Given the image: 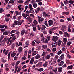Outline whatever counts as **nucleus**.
Returning <instances> with one entry per match:
<instances>
[{"mask_svg": "<svg viewBox=\"0 0 74 74\" xmlns=\"http://www.w3.org/2000/svg\"><path fill=\"white\" fill-rule=\"evenodd\" d=\"M37 54V53H36V51H34L32 52V54L31 56H34V55H36Z\"/></svg>", "mask_w": 74, "mask_h": 74, "instance_id": "16", "label": "nucleus"}, {"mask_svg": "<svg viewBox=\"0 0 74 74\" xmlns=\"http://www.w3.org/2000/svg\"><path fill=\"white\" fill-rule=\"evenodd\" d=\"M30 35L31 36L33 37L34 35V33L33 32H31L30 34Z\"/></svg>", "mask_w": 74, "mask_h": 74, "instance_id": "49", "label": "nucleus"}, {"mask_svg": "<svg viewBox=\"0 0 74 74\" xmlns=\"http://www.w3.org/2000/svg\"><path fill=\"white\" fill-rule=\"evenodd\" d=\"M64 35L65 37H69V34L67 32H65L64 33Z\"/></svg>", "mask_w": 74, "mask_h": 74, "instance_id": "19", "label": "nucleus"}, {"mask_svg": "<svg viewBox=\"0 0 74 74\" xmlns=\"http://www.w3.org/2000/svg\"><path fill=\"white\" fill-rule=\"evenodd\" d=\"M44 24L45 26H46V27H49V26H48V23H47V21H46L45 22Z\"/></svg>", "mask_w": 74, "mask_h": 74, "instance_id": "39", "label": "nucleus"}, {"mask_svg": "<svg viewBox=\"0 0 74 74\" xmlns=\"http://www.w3.org/2000/svg\"><path fill=\"white\" fill-rule=\"evenodd\" d=\"M34 41L37 44H38L40 43V41L39 40V38H38L37 39H36L34 40Z\"/></svg>", "mask_w": 74, "mask_h": 74, "instance_id": "8", "label": "nucleus"}, {"mask_svg": "<svg viewBox=\"0 0 74 74\" xmlns=\"http://www.w3.org/2000/svg\"><path fill=\"white\" fill-rule=\"evenodd\" d=\"M48 24L49 26H52L53 25V21L52 20H49L48 21Z\"/></svg>", "mask_w": 74, "mask_h": 74, "instance_id": "4", "label": "nucleus"}, {"mask_svg": "<svg viewBox=\"0 0 74 74\" xmlns=\"http://www.w3.org/2000/svg\"><path fill=\"white\" fill-rule=\"evenodd\" d=\"M40 11H41V8L39 7L37 8L36 9V10H35V12L36 14H37L38 13V12H39Z\"/></svg>", "mask_w": 74, "mask_h": 74, "instance_id": "11", "label": "nucleus"}, {"mask_svg": "<svg viewBox=\"0 0 74 74\" xmlns=\"http://www.w3.org/2000/svg\"><path fill=\"white\" fill-rule=\"evenodd\" d=\"M5 20L6 22H8L10 21V18L8 17L5 18Z\"/></svg>", "mask_w": 74, "mask_h": 74, "instance_id": "51", "label": "nucleus"}, {"mask_svg": "<svg viewBox=\"0 0 74 74\" xmlns=\"http://www.w3.org/2000/svg\"><path fill=\"white\" fill-rule=\"evenodd\" d=\"M60 60H63L64 58V54H62L59 57Z\"/></svg>", "mask_w": 74, "mask_h": 74, "instance_id": "6", "label": "nucleus"}, {"mask_svg": "<svg viewBox=\"0 0 74 74\" xmlns=\"http://www.w3.org/2000/svg\"><path fill=\"white\" fill-rule=\"evenodd\" d=\"M71 28V26L69 25L68 27V32L69 33H70L71 32V29H70V28Z\"/></svg>", "mask_w": 74, "mask_h": 74, "instance_id": "50", "label": "nucleus"}, {"mask_svg": "<svg viewBox=\"0 0 74 74\" xmlns=\"http://www.w3.org/2000/svg\"><path fill=\"white\" fill-rule=\"evenodd\" d=\"M50 58L51 56L48 54L47 55V56H46V59H49Z\"/></svg>", "mask_w": 74, "mask_h": 74, "instance_id": "43", "label": "nucleus"}, {"mask_svg": "<svg viewBox=\"0 0 74 74\" xmlns=\"http://www.w3.org/2000/svg\"><path fill=\"white\" fill-rule=\"evenodd\" d=\"M20 33V32L18 31L16 32V34L17 36L18 37Z\"/></svg>", "mask_w": 74, "mask_h": 74, "instance_id": "37", "label": "nucleus"}, {"mask_svg": "<svg viewBox=\"0 0 74 74\" xmlns=\"http://www.w3.org/2000/svg\"><path fill=\"white\" fill-rule=\"evenodd\" d=\"M41 65H42V62H40L37 64L36 65V67H41Z\"/></svg>", "mask_w": 74, "mask_h": 74, "instance_id": "17", "label": "nucleus"}, {"mask_svg": "<svg viewBox=\"0 0 74 74\" xmlns=\"http://www.w3.org/2000/svg\"><path fill=\"white\" fill-rule=\"evenodd\" d=\"M25 31L24 30H22L21 32V35L23 36L25 34Z\"/></svg>", "mask_w": 74, "mask_h": 74, "instance_id": "24", "label": "nucleus"}, {"mask_svg": "<svg viewBox=\"0 0 74 74\" xmlns=\"http://www.w3.org/2000/svg\"><path fill=\"white\" fill-rule=\"evenodd\" d=\"M30 1H31V0H27L25 3H24V4H25V5H26V4H29Z\"/></svg>", "mask_w": 74, "mask_h": 74, "instance_id": "22", "label": "nucleus"}, {"mask_svg": "<svg viewBox=\"0 0 74 74\" xmlns=\"http://www.w3.org/2000/svg\"><path fill=\"white\" fill-rule=\"evenodd\" d=\"M40 58V55L38 54L35 56V59H38Z\"/></svg>", "mask_w": 74, "mask_h": 74, "instance_id": "14", "label": "nucleus"}, {"mask_svg": "<svg viewBox=\"0 0 74 74\" xmlns=\"http://www.w3.org/2000/svg\"><path fill=\"white\" fill-rule=\"evenodd\" d=\"M64 3L65 4H67L69 3V1L67 0L64 1Z\"/></svg>", "mask_w": 74, "mask_h": 74, "instance_id": "58", "label": "nucleus"}, {"mask_svg": "<svg viewBox=\"0 0 74 74\" xmlns=\"http://www.w3.org/2000/svg\"><path fill=\"white\" fill-rule=\"evenodd\" d=\"M15 12L16 14V15H20L21 13L18 11H15Z\"/></svg>", "mask_w": 74, "mask_h": 74, "instance_id": "35", "label": "nucleus"}, {"mask_svg": "<svg viewBox=\"0 0 74 74\" xmlns=\"http://www.w3.org/2000/svg\"><path fill=\"white\" fill-rule=\"evenodd\" d=\"M11 5H10V3H8V5L7 6L6 8L7 9H10L11 7Z\"/></svg>", "mask_w": 74, "mask_h": 74, "instance_id": "27", "label": "nucleus"}, {"mask_svg": "<svg viewBox=\"0 0 74 74\" xmlns=\"http://www.w3.org/2000/svg\"><path fill=\"white\" fill-rule=\"evenodd\" d=\"M62 53V51L60 50L57 53V54L58 55H59L60 54H61Z\"/></svg>", "mask_w": 74, "mask_h": 74, "instance_id": "47", "label": "nucleus"}, {"mask_svg": "<svg viewBox=\"0 0 74 74\" xmlns=\"http://www.w3.org/2000/svg\"><path fill=\"white\" fill-rule=\"evenodd\" d=\"M67 69L68 70H71V69H73V65H71V66H69L67 67Z\"/></svg>", "mask_w": 74, "mask_h": 74, "instance_id": "25", "label": "nucleus"}, {"mask_svg": "<svg viewBox=\"0 0 74 74\" xmlns=\"http://www.w3.org/2000/svg\"><path fill=\"white\" fill-rule=\"evenodd\" d=\"M56 29H57L56 27H54V28H52L51 29L49 30V33L50 34H52L53 30H55Z\"/></svg>", "mask_w": 74, "mask_h": 74, "instance_id": "2", "label": "nucleus"}, {"mask_svg": "<svg viewBox=\"0 0 74 74\" xmlns=\"http://www.w3.org/2000/svg\"><path fill=\"white\" fill-rule=\"evenodd\" d=\"M37 49L38 51H39L40 49H41V47L40 46H38L37 47Z\"/></svg>", "mask_w": 74, "mask_h": 74, "instance_id": "52", "label": "nucleus"}, {"mask_svg": "<svg viewBox=\"0 0 74 74\" xmlns=\"http://www.w3.org/2000/svg\"><path fill=\"white\" fill-rule=\"evenodd\" d=\"M23 48L21 47H19L18 48V52L19 53H21L22 52V51Z\"/></svg>", "mask_w": 74, "mask_h": 74, "instance_id": "13", "label": "nucleus"}, {"mask_svg": "<svg viewBox=\"0 0 74 74\" xmlns=\"http://www.w3.org/2000/svg\"><path fill=\"white\" fill-rule=\"evenodd\" d=\"M19 63H20V61H18L16 63V65L15 66V67L14 73H16V71H17V70L18 67V64H19Z\"/></svg>", "mask_w": 74, "mask_h": 74, "instance_id": "1", "label": "nucleus"}, {"mask_svg": "<svg viewBox=\"0 0 74 74\" xmlns=\"http://www.w3.org/2000/svg\"><path fill=\"white\" fill-rule=\"evenodd\" d=\"M62 67H60V68H58V72H60V73H61L62 72Z\"/></svg>", "mask_w": 74, "mask_h": 74, "instance_id": "34", "label": "nucleus"}, {"mask_svg": "<svg viewBox=\"0 0 74 74\" xmlns=\"http://www.w3.org/2000/svg\"><path fill=\"white\" fill-rule=\"evenodd\" d=\"M29 14H25L24 13H23L22 14V16H23V17L24 18H27V17L28 16H29Z\"/></svg>", "mask_w": 74, "mask_h": 74, "instance_id": "10", "label": "nucleus"}, {"mask_svg": "<svg viewBox=\"0 0 74 74\" xmlns=\"http://www.w3.org/2000/svg\"><path fill=\"white\" fill-rule=\"evenodd\" d=\"M37 27H38V30H40L41 29V27H40V25H38L37 26Z\"/></svg>", "mask_w": 74, "mask_h": 74, "instance_id": "60", "label": "nucleus"}, {"mask_svg": "<svg viewBox=\"0 0 74 74\" xmlns=\"http://www.w3.org/2000/svg\"><path fill=\"white\" fill-rule=\"evenodd\" d=\"M69 14H70L69 12H64L62 13L63 15H69Z\"/></svg>", "mask_w": 74, "mask_h": 74, "instance_id": "23", "label": "nucleus"}, {"mask_svg": "<svg viewBox=\"0 0 74 74\" xmlns=\"http://www.w3.org/2000/svg\"><path fill=\"white\" fill-rule=\"evenodd\" d=\"M44 70V69L43 68H41L40 69H38V71L41 72L42 71Z\"/></svg>", "mask_w": 74, "mask_h": 74, "instance_id": "33", "label": "nucleus"}, {"mask_svg": "<svg viewBox=\"0 0 74 74\" xmlns=\"http://www.w3.org/2000/svg\"><path fill=\"white\" fill-rule=\"evenodd\" d=\"M43 16L45 17H50V15L47 14L45 12H43Z\"/></svg>", "mask_w": 74, "mask_h": 74, "instance_id": "9", "label": "nucleus"}, {"mask_svg": "<svg viewBox=\"0 0 74 74\" xmlns=\"http://www.w3.org/2000/svg\"><path fill=\"white\" fill-rule=\"evenodd\" d=\"M34 57H32L31 58L30 61V63L31 64H33V62H34Z\"/></svg>", "mask_w": 74, "mask_h": 74, "instance_id": "15", "label": "nucleus"}, {"mask_svg": "<svg viewBox=\"0 0 74 74\" xmlns=\"http://www.w3.org/2000/svg\"><path fill=\"white\" fill-rule=\"evenodd\" d=\"M32 46H34L35 45V42L34 41H33L32 43Z\"/></svg>", "mask_w": 74, "mask_h": 74, "instance_id": "56", "label": "nucleus"}, {"mask_svg": "<svg viewBox=\"0 0 74 74\" xmlns=\"http://www.w3.org/2000/svg\"><path fill=\"white\" fill-rule=\"evenodd\" d=\"M14 3V0H10L9 2V4H10V3L13 4Z\"/></svg>", "mask_w": 74, "mask_h": 74, "instance_id": "36", "label": "nucleus"}, {"mask_svg": "<svg viewBox=\"0 0 74 74\" xmlns=\"http://www.w3.org/2000/svg\"><path fill=\"white\" fill-rule=\"evenodd\" d=\"M52 71L54 73H56V72H57V68H55L54 69H53L52 70Z\"/></svg>", "mask_w": 74, "mask_h": 74, "instance_id": "28", "label": "nucleus"}, {"mask_svg": "<svg viewBox=\"0 0 74 74\" xmlns=\"http://www.w3.org/2000/svg\"><path fill=\"white\" fill-rule=\"evenodd\" d=\"M52 50L53 51V52H56V48H53L52 49Z\"/></svg>", "mask_w": 74, "mask_h": 74, "instance_id": "55", "label": "nucleus"}, {"mask_svg": "<svg viewBox=\"0 0 74 74\" xmlns=\"http://www.w3.org/2000/svg\"><path fill=\"white\" fill-rule=\"evenodd\" d=\"M71 44V42L69 41L67 43V45H68V46H69V45H70V44Z\"/></svg>", "mask_w": 74, "mask_h": 74, "instance_id": "64", "label": "nucleus"}, {"mask_svg": "<svg viewBox=\"0 0 74 74\" xmlns=\"http://www.w3.org/2000/svg\"><path fill=\"white\" fill-rule=\"evenodd\" d=\"M5 55H7L8 53V50H7L4 53H3Z\"/></svg>", "mask_w": 74, "mask_h": 74, "instance_id": "48", "label": "nucleus"}, {"mask_svg": "<svg viewBox=\"0 0 74 74\" xmlns=\"http://www.w3.org/2000/svg\"><path fill=\"white\" fill-rule=\"evenodd\" d=\"M62 26L64 29H66V26L65 25H63Z\"/></svg>", "mask_w": 74, "mask_h": 74, "instance_id": "62", "label": "nucleus"}, {"mask_svg": "<svg viewBox=\"0 0 74 74\" xmlns=\"http://www.w3.org/2000/svg\"><path fill=\"white\" fill-rule=\"evenodd\" d=\"M62 43V41L60 40H58V42H57V45L58 46H60L61 45V43Z\"/></svg>", "mask_w": 74, "mask_h": 74, "instance_id": "26", "label": "nucleus"}, {"mask_svg": "<svg viewBox=\"0 0 74 74\" xmlns=\"http://www.w3.org/2000/svg\"><path fill=\"white\" fill-rule=\"evenodd\" d=\"M33 6L34 8H36V7H37V4L36 3L33 4Z\"/></svg>", "mask_w": 74, "mask_h": 74, "instance_id": "40", "label": "nucleus"}, {"mask_svg": "<svg viewBox=\"0 0 74 74\" xmlns=\"http://www.w3.org/2000/svg\"><path fill=\"white\" fill-rule=\"evenodd\" d=\"M31 4H32V5L33 4H34V3H35V0H32L31 1Z\"/></svg>", "mask_w": 74, "mask_h": 74, "instance_id": "59", "label": "nucleus"}, {"mask_svg": "<svg viewBox=\"0 0 74 74\" xmlns=\"http://www.w3.org/2000/svg\"><path fill=\"white\" fill-rule=\"evenodd\" d=\"M38 19L39 23H42V22L44 21V18H41L40 16H38Z\"/></svg>", "mask_w": 74, "mask_h": 74, "instance_id": "3", "label": "nucleus"}, {"mask_svg": "<svg viewBox=\"0 0 74 74\" xmlns=\"http://www.w3.org/2000/svg\"><path fill=\"white\" fill-rule=\"evenodd\" d=\"M63 41L64 43H66L67 41V38H64L63 39Z\"/></svg>", "mask_w": 74, "mask_h": 74, "instance_id": "31", "label": "nucleus"}, {"mask_svg": "<svg viewBox=\"0 0 74 74\" xmlns=\"http://www.w3.org/2000/svg\"><path fill=\"white\" fill-rule=\"evenodd\" d=\"M42 47L44 49H45L47 47V45H43Z\"/></svg>", "mask_w": 74, "mask_h": 74, "instance_id": "57", "label": "nucleus"}, {"mask_svg": "<svg viewBox=\"0 0 74 74\" xmlns=\"http://www.w3.org/2000/svg\"><path fill=\"white\" fill-rule=\"evenodd\" d=\"M69 3L70 4H73L74 3V1H72V0H70Z\"/></svg>", "mask_w": 74, "mask_h": 74, "instance_id": "61", "label": "nucleus"}, {"mask_svg": "<svg viewBox=\"0 0 74 74\" xmlns=\"http://www.w3.org/2000/svg\"><path fill=\"white\" fill-rule=\"evenodd\" d=\"M45 28H46V27L45 25H43L42 26V30H44L45 29Z\"/></svg>", "mask_w": 74, "mask_h": 74, "instance_id": "41", "label": "nucleus"}, {"mask_svg": "<svg viewBox=\"0 0 74 74\" xmlns=\"http://www.w3.org/2000/svg\"><path fill=\"white\" fill-rule=\"evenodd\" d=\"M25 59H26V56H24L22 58V60H25Z\"/></svg>", "mask_w": 74, "mask_h": 74, "instance_id": "54", "label": "nucleus"}, {"mask_svg": "<svg viewBox=\"0 0 74 74\" xmlns=\"http://www.w3.org/2000/svg\"><path fill=\"white\" fill-rule=\"evenodd\" d=\"M53 41H54L55 42H56L58 40V37L56 36H54L53 37Z\"/></svg>", "mask_w": 74, "mask_h": 74, "instance_id": "5", "label": "nucleus"}, {"mask_svg": "<svg viewBox=\"0 0 74 74\" xmlns=\"http://www.w3.org/2000/svg\"><path fill=\"white\" fill-rule=\"evenodd\" d=\"M48 63V62L47 61H45V63L43 64V66L44 67H47V64Z\"/></svg>", "mask_w": 74, "mask_h": 74, "instance_id": "20", "label": "nucleus"}, {"mask_svg": "<svg viewBox=\"0 0 74 74\" xmlns=\"http://www.w3.org/2000/svg\"><path fill=\"white\" fill-rule=\"evenodd\" d=\"M64 63V61H62L61 62H59L58 64V66L60 67V66H62L63 64Z\"/></svg>", "mask_w": 74, "mask_h": 74, "instance_id": "7", "label": "nucleus"}, {"mask_svg": "<svg viewBox=\"0 0 74 74\" xmlns=\"http://www.w3.org/2000/svg\"><path fill=\"white\" fill-rule=\"evenodd\" d=\"M17 2L18 4H22L23 3V1L22 0H19Z\"/></svg>", "mask_w": 74, "mask_h": 74, "instance_id": "29", "label": "nucleus"}, {"mask_svg": "<svg viewBox=\"0 0 74 74\" xmlns=\"http://www.w3.org/2000/svg\"><path fill=\"white\" fill-rule=\"evenodd\" d=\"M15 55H16V54L15 53H14V52H13L11 54V56L12 57H14V56H15Z\"/></svg>", "mask_w": 74, "mask_h": 74, "instance_id": "38", "label": "nucleus"}, {"mask_svg": "<svg viewBox=\"0 0 74 74\" xmlns=\"http://www.w3.org/2000/svg\"><path fill=\"white\" fill-rule=\"evenodd\" d=\"M2 62V63H5L7 62V61L5 60H4V59L2 58L1 59Z\"/></svg>", "mask_w": 74, "mask_h": 74, "instance_id": "45", "label": "nucleus"}, {"mask_svg": "<svg viewBox=\"0 0 74 74\" xmlns=\"http://www.w3.org/2000/svg\"><path fill=\"white\" fill-rule=\"evenodd\" d=\"M11 48L14 49V47L15 46V44L13 43L12 45Z\"/></svg>", "mask_w": 74, "mask_h": 74, "instance_id": "32", "label": "nucleus"}, {"mask_svg": "<svg viewBox=\"0 0 74 74\" xmlns=\"http://www.w3.org/2000/svg\"><path fill=\"white\" fill-rule=\"evenodd\" d=\"M21 66H20L17 69V72L19 73L21 71Z\"/></svg>", "mask_w": 74, "mask_h": 74, "instance_id": "46", "label": "nucleus"}, {"mask_svg": "<svg viewBox=\"0 0 74 74\" xmlns=\"http://www.w3.org/2000/svg\"><path fill=\"white\" fill-rule=\"evenodd\" d=\"M26 20L28 21H30V22H31V21H32V19L30 18V17L28 16L26 18Z\"/></svg>", "mask_w": 74, "mask_h": 74, "instance_id": "12", "label": "nucleus"}, {"mask_svg": "<svg viewBox=\"0 0 74 74\" xmlns=\"http://www.w3.org/2000/svg\"><path fill=\"white\" fill-rule=\"evenodd\" d=\"M29 7L30 10H32L33 9V8H32V5L31 4H29Z\"/></svg>", "mask_w": 74, "mask_h": 74, "instance_id": "42", "label": "nucleus"}, {"mask_svg": "<svg viewBox=\"0 0 74 74\" xmlns=\"http://www.w3.org/2000/svg\"><path fill=\"white\" fill-rule=\"evenodd\" d=\"M9 33V32L7 31H5V32H4L3 33V35H5V36H7L8 34Z\"/></svg>", "mask_w": 74, "mask_h": 74, "instance_id": "21", "label": "nucleus"}, {"mask_svg": "<svg viewBox=\"0 0 74 74\" xmlns=\"http://www.w3.org/2000/svg\"><path fill=\"white\" fill-rule=\"evenodd\" d=\"M5 10L3 8H0V13H2V12H4Z\"/></svg>", "mask_w": 74, "mask_h": 74, "instance_id": "30", "label": "nucleus"}, {"mask_svg": "<svg viewBox=\"0 0 74 74\" xmlns=\"http://www.w3.org/2000/svg\"><path fill=\"white\" fill-rule=\"evenodd\" d=\"M50 54L51 56H52V57H53L55 56V54L53 53H50Z\"/></svg>", "mask_w": 74, "mask_h": 74, "instance_id": "53", "label": "nucleus"}, {"mask_svg": "<svg viewBox=\"0 0 74 74\" xmlns=\"http://www.w3.org/2000/svg\"><path fill=\"white\" fill-rule=\"evenodd\" d=\"M16 32V30H12L10 32V34H12V33H15Z\"/></svg>", "mask_w": 74, "mask_h": 74, "instance_id": "44", "label": "nucleus"}, {"mask_svg": "<svg viewBox=\"0 0 74 74\" xmlns=\"http://www.w3.org/2000/svg\"><path fill=\"white\" fill-rule=\"evenodd\" d=\"M33 23L34 24V25L36 26L37 25H38V22H37L36 20H34L33 22Z\"/></svg>", "mask_w": 74, "mask_h": 74, "instance_id": "18", "label": "nucleus"}, {"mask_svg": "<svg viewBox=\"0 0 74 74\" xmlns=\"http://www.w3.org/2000/svg\"><path fill=\"white\" fill-rule=\"evenodd\" d=\"M68 74H71L72 73V71H68L67 72Z\"/></svg>", "mask_w": 74, "mask_h": 74, "instance_id": "63", "label": "nucleus"}]
</instances>
